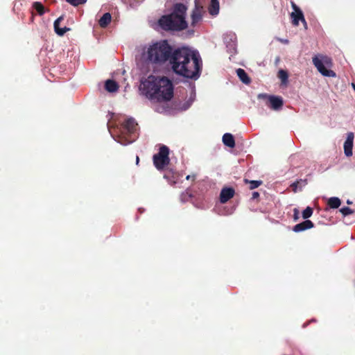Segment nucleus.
I'll return each instance as SVG.
<instances>
[{
	"label": "nucleus",
	"mask_w": 355,
	"mask_h": 355,
	"mask_svg": "<svg viewBox=\"0 0 355 355\" xmlns=\"http://www.w3.org/2000/svg\"><path fill=\"white\" fill-rule=\"evenodd\" d=\"M219 11V3L217 1H211V5L209 7V12L211 15H216Z\"/></svg>",
	"instance_id": "obj_20"
},
{
	"label": "nucleus",
	"mask_w": 355,
	"mask_h": 355,
	"mask_svg": "<svg viewBox=\"0 0 355 355\" xmlns=\"http://www.w3.org/2000/svg\"><path fill=\"white\" fill-rule=\"evenodd\" d=\"M152 159H153V164L155 165V154H154L153 155Z\"/></svg>",
	"instance_id": "obj_36"
},
{
	"label": "nucleus",
	"mask_w": 355,
	"mask_h": 355,
	"mask_svg": "<svg viewBox=\"0 0 355 355\" xmlns=\"http://www.w3.org/2000/svg\"><path fill=\"white\" fill-rule=\"evenodd\" d=\"M173 96V85L167 78L163 77L157 80V112H160L161 100L168 101Z\"/></svg>",
	"instance_id": "obj_6"
},
{
	"label": "nucleus",
	"mask_w": 355,
	"mask_h": 355,
	"mask_svg": "<svg viewBox=\"0 0 355 355\" xmlns=\"http://www.w3.org/2000/svg\"><path fill=\"white\" fill-rule=\"evenodd\" d=\"M33 8L40 15H42L45 12L44 6L40 2H34Z\"/></svg>",
	"instance_id": "obj_22"
},
{
	"label": "nucleus",
	"mask_w": 355,
	"mask_h": 355,
	"mask_svg": "<svg viewBox=\"0 0 355 355\" xmlns=\"http://www.w3.org/2000/svg\"><path fill=\"white\" fill-rule=\"evenodd\" d=\"M347 204H351L352 202L349 200H347Z\"/></svg>",
	"instance_id": "obj_41"
},
{
	"label": "nucleus",
	"mask_w": 355,
	"mask_h": 355,
	"mask_svg": "<svg viewBox=\"0 0 355 355\" xmlns=\"http://www.w3.org/2000/svg\"><path fill=\"white\" fill-rule=\"evenodd\" d=\"M112 16L110 13H105L98 20V24L101 28H105L111 22Z\"/></svg>",
	"instance_id": "obj_18"
},
{
	"label": "nucleus",
	"mask_w": 355,
	"mask_h": 355,
	"mask_svg": "<svg viewBox=\"0 0 355 355\" xmlns=\"http://www.w3.org/2000/svg\"><path fill=\"white\" fill-rule=\"evenodd\" d=\"M278 78L282 80L283 84H286L288 81V73L286 71L281 69L278 72Z\"/></svg>",
	"instance_id": "obj_23"
},
{
	"label": "nucleus",
	"mask_w": 355,
	"mask_h": 355,
	"mask_svg": "<svg viewBox=\"0 0 355 355\" xmlns=\"http://www.w3.org/2000/svg\"><path fill=\"white\" fill-rule=\"evenodd\" d=\"M137 65L140 71L141 94L154 101L155 99V42H152L148 47H145Z\"/></svg>",
	"instance_id": "obj_2"
},
{
	"label": "nucleus",
	"mask_w": 355,
	"mask_h": 355,
	"mask_svg": "<svg viewBox=\"0 0 355 355\" xmlns=\"http://www.w3.org/2000/svg\"><path fill=\"white\" fill-rule=\"evenodd\" d=\"M236 40V36L235 35H231V40L232 41L233 44L231 45V49H232V50H235V40Z\"/></svg>",
	"instance_id": "obj_28"
},
{
	"label": "nucleus",
	"mask_w": 355,
	"mask_h": 355,
	"mask_svg": "<svg viewBox=\"0 0 355 355\" xmlns=\"http://www.w3.org/2000/svg\"><path fill=\"white\" fill-rule=\"evenodd\" d=\"M182 1L183 2H182L181 3H185L188 6V3H189V0H182Z\"/></svg>",
	"instance_id": "obj_34"
},
{
	"label": "nucleus",
	"mask_w": 355,
	"mask_h": 355,
	"mask_svg": "<svg viewBox=\"0 0 355 355\" xmlns=\"http://www.w3.org/2000/svg\"><path fill=\"white\" fill-rule=\"evenodd\" d=\"M119 131L117 141L124 146L131 144L138 136L137 123L133 118H129L121 125Z\"/></svg>",
	"instance_id": "obj_5"
},
{
	"label": "nucleus",
	"mask_w": 355,
	"mask_h": 355,
	"mask_svg": "<svg viewBox=\"0 0 355 355\" xmlns=\"http://www.w3.org/2000/svg\"><path fill=\"white\" fill-rule=\"evenodd\" d=\"M313 214V209L310 207H307L302 212V217L307 219Z\"/></svg>",
	"instance_id": "obj_24"
},
{
	"label": "nucleus",
	"mask_w": 355,
	"mask_h": 355,
	"mask_svg": "<svg viewBox=\"0 0 355 355\" xmlns=\"http://www.w3.org/2000/svg\"><path fill=\"white\" fill-rule=\"evenodd\" d=\"M298 183H299L298 182H296L291 184V187L293 188L294 191H296V189H297Z\"/></svg>",
	"instance_id": "obj_30"
},
{
	"label": "nucleus",
	"mask_w": 355,
	"mask_h": 355,
	"mask_svg": "<svg viewBox=\"0 0 355 355\" xmlns=\"http://www.w3.org/2000/svg\"><path fill=\"white\" fill-rule=\"evenodd\" d=\"M293 7L295 10L291 13L293 24L295 26H298L300 20L306 24V21L304 19L302 12L298 8H297L295 4L293 5Z\"/></svg>",
	"instance_id": "obj_12"
},
{
	"label": "nucleus",
	"mask_w": 355,
	"mask_h": 355,
	"mask_svg": "<svg viewBox=\"0 0 355 355\" xmlns=\"http://www.w3.org/2000/svg\"><path fill=\"white\" fill-rule=\"evenodd\" d=\"M188 6L185 3H174L170 14L162 16L157 21L162 29L169 32H180L189 27L187 21Z\"/></svg>",
	"instance_id": "obj_3"
},
{
	"label": "nucleus",
	"mask_w": 355,
	"mask_h": 355,
	"mask_svg": "<svg viewBox=\"0 0 355 355\" xmlns=\"http://www.w3.org/2000/svg\"><path fill=\"white\" fill-rule=\"evenodd\" d=\"M258 98L265 100L266 105L274 110H281L284 104L283 99L280 96L259 94Z\"/></svg>",
	"instance_id": "obj_9"
},
{
	"label": "nucleus",
	"mask_w": 355,
	"mask_h": 355,
	"mask_svg": "<svg viewBox=\"0 0 355 355\" xmlns=\"http://www.w3.org/2000/svg\"><path fill=\"white\" fill-rule=\"evenodd\" d=\"M234 190L230 187L223 188L220 193V201L221 203L227 202L230 199L233 198Z\"/></svg>",
	"instance_id": "obj_13"
},
{
	"label": "nucleus",
	"mask_w": 355,
	"mask_h": 355,
	"mask_svg": "<svg viewBox=\"0 0 355 355\" xmlns=\"http://www.w3.org/2000/svg\"><path fill=\"white\" fill-rule=\"evenodd\" d=\"M352 87L354 89V91H355V84H354V83L352 84Z\"/></svg>",
	"instance_id": "obj_39"
},
{
	"label": "nucleus",
	"mask_w": 355,
	"mask_h": 355,
	"mask_svg": "<svg viewBox=\"0 0 355 355\" xmlns=\"http://www.w3.org/2000/svg\"><path fill=\"white\" fill-rule=\"evenodd\" d=\"M189 105L187 107H185L183 108L184 110H187L188 108Z\"/></svg>",
	"instance_id": "obj_40"
},
{
	"label": "nucleus",
	"mask_w": 355,
	"mask_h": 355,
	"mask_svg": "<svg viewBox=\"0 0 355 355\" xmlns=\"http://www.w3.org/2000/svg\"><path fill=\"white\" fill-rule=\"evenodd\" d=\"M340 200L338 198L331 197L328 200V205L333 209L338 208L340 205Z\"/></svg>",
	"instance_id": "obj_21"
},
{
	"label": "nucleus",
	"mask_w": 355,
	"mask_h": 355,
	"mask_svg": "<svg viewBox=\"0 0 355 355\" xmlns=\"http://www.w3.org/2000/svg\"><path fill=\"white\" fill-rule=\"evenodd\" d=\"M282 42L288 43V40H282Z\"/></svg>",
	"instance_id": "obj_37"
},
{
	"label": "nucleus",
	"mask_w": 355,
	"mask_h": 355,
	"mask_svg": "<svg viewBox=\"0 0 355 355\" xmlns=\"http://www.w3.org/2000/svg\"><path fill=\"white\" fill-rule=\"evenodd\" d=\"M313 64L322 76L336 77V73L330 69L333 65L330 57L322 54L316 55L313 58Z\"/></svg>",
	"instance_id": "obj_7"
},
{
	"label": "nucleus",
	"mask_w": 355,
	"mask_h": 355,
	"mask_svg": "<svg viewBox=\"0 0 355 355\" xmlns=\"http://www.w3.org/2000/svg\"><path fill=\"white\" fill-rule=\"evenodd\" d=\"M258 196H259V193H258V192H254V193H252V198H257Z\"/></svg>",
	"instance_id": "obj_32"
},
{
	"label": "nucleus",
	"mask_w": 355,
	"mask_h": 355,
	"mask_svg": "<svg viewBox=\"0 0 355 355\" xmlns=\"http://www.w3.org/2000/svg\"><path fill=\"white\" fill-rule=\"evenodd\" d=\"M64 19V16L63 15H61L60 17H59L55 21H54V24H53V26H54V30H55V32L60 36H62L64 35L65 33H67V31H69L70 30L69 28H67V27H64V28H60L59 27V25H60V21H62V20Z\"/></svg>",
	"instance_id": "obj_14"
},
{
	"label": "nucleus",
	"mask_w": 355,
	"mask_h": 355,
	"mask_svg": "<svg viewBox=\"0 0 355 355\" xmlns=\"http://www.w3.org/2000/svg\"><path fill=\"white\" fill-rule=\"evenodd\" d=\"M354 135L353 132H348L347 139L344 143V153L347 157L352 155L353 141Z\"/></svg>",
	"instance_id": "obj_11"
},
{
	"label": "nucleus",
	"mask_w": 355,
	"mask_h": 355,
	"mask_svg": "<svg viewBox=\"0 0 355 355\" xmlns=\"http://www.w3.org/2000/svg\"><path fill=\"white\" fill-rule=\"evenodd\" d=\"M223 142L225 146L230 148H234L235 146L234 138L230 133H225L223 136Z\"/></svg>",
	"instance_id": "obj_17"
},
{
	"label": "nucleus",
	"mask_w": 355,
	"mask_h": 355,
	"mask_svg": "<svg viewBox=\"0 0 355 355\" xmlns=\"http://www.w3.org/2000/svg\"><path fill=\"white\" fill-rule=\"evenodd\" d=\"M205 12L203 6L198 0H195V7L191 14V26L196 27L202 19Z\"/></svg>",
	"instance_id": "obj_10"
},
{
	"label": "nucleus",
	"mask_w": 355,
	"mask_h": 355,
	"mask_svg": "<svg viewBox=\"0 0 355 355\" xmlns=\"http://www.w3.org/2000/svg\"><path fill=\"white\" fill-rule=\"evenodd\" d=\"M343 216H347L353 213V210L348 207H344L340 209Z\"/></svg>",
	"instance_id": "obj_26"
},
{
	"label": "nucleus",
	"mask_w": 355,
	"mask_h": 355,
	"mask_svg": "<svg viewBox=\"0 0 355 355\" xmlns=\"http://www.w3.org/2000/svg\"><path fill=\"white\" fill-rule=\"evenodd\" d=\"M294 213H295V218L297 219V214H298V210L297 209H294Z\"/></svg>",
	"instance_id": "obj_33"
},
{
	"label": "nucleus",
	"mask_w": 355,
	"mask_h": 355,
	"mask_svg": "<svg viewBox=\"0 0 355 355\" xmlns=\"http://www.w3.org/2000/svg\"><path fill=\"white\" fill-rule=\"evenodd\" d=\"M261 181H257V180H251L250 181V189H254L257 188L261 184Z\"/></svg>",
	"instance_id": "obj_27"
},
{
	"label": "nucleus",
	"mask_w": 355,
	"mask_h": 355,
	"mask_svg": "<svg viewBox=\"0 0 355 355\" xmlns=\"http://www.w3.org/2000/svg\"><path fill=\"white\" fill-rule=\"evenodd\" d=\"M282 42L288 43V40H282Z\"/></svg>",
	"instance_id": "obj_38"
},
{
	"label": "nucleus",
	"mask_w": 355,
	"mask_h": 355,
	"mask_svg": "<svg viewBox=\"0 0 355 355\" xmlns=\"http://www.w3.org/2000/svg\"><path fill=\"white\" fill-rule=\"evenodd\" d=\"M170 65L176 75L196 80L200 76L202 62L197 50L187 46H182L175 48Z\"/></svg>",
	"instance_id": "obj_1"
},
{
	"label": "nucleus",
	"mask_w": 355,
	"mask_h": 355,
	"mask_svg": "<svg viewBox=\"0 0 355 355\" xmlns=\"http://www.w3.org/2000/svg\"><path fill=\"white\" fill-rule=\"evenodd\" d=\"M313 227V223L309 220H306L301 223L295 225L293 227V230L295 232H300L304 231L306 230L311 229Z\"/></svg>",
	"instance_id": "obj_15"
},
{
	"label": "nucleus",
	"mask_w": 355,
	"mask_h": 355,
	"mask_svg": "<svg viewBox=\"0 0 355 355\" xmlns=\"http://www.w3.org/2000/svg\"><path fill=\"white\" fill-rule=\"evenodd\" d=\"M174 51L175 49L168 44L167 40L157 42V64L167 62L170 64Z\"/></svg>",
	"instance_id": "obj_8"
},
{
	"label": "nucleus",
	"mask_w": 355,
	"mask_h": 355,
	"mask_svg": "<svg viewBox=\"0 0 355 355\" xmlns=\"http://www.w3.org/2000/svg\"><path fill=\"white\" fill-rule=\"evenodd\" d=\"M139 162V157L138 155H136V164L138 165Z\"/></svg>",
	"instance_id": "obj_35"
},
{
	"label": "nucleus",
	"mask_w": 355,
	"mask_h": 355,
	"mask_svg": "<svg viewBox=\"0 0 355 355\" xmlns=\"http://www.w3.org/2000/svg\"><path fill=\"white\" fill-rule=\"evenodd\" d=\"M169 148L165 145H160L159 152L157 153V169L163 170L164 178L171 184L180 182L182 173H175L171 169L166 168L170 162Z\"/></svg>",
	"instance_id": "obj_4"
},
{
	"label": "nucleus",
	"mask_w": 355,
	"mask_h": 355,
	"mask_svg": "<svg viewBox=\"0 0 355 355\" xmlns=\"http://www.w3.org/2000/svg\"><path fill=\"white\" fill-rule=\"evenodd\" d=\"M149 24L150 26L153 28H155V21H153V20H150L149 21Z\"/></svg>",
	"instance_id": "obj_31"
},
{
	"label": "nucleus",
	"mask_w": 355,
	"mask_h": 355,
	"mask_svg": "<svg viewBox=\"0 0 355 355\" xmlns=\"http://www.w3.org/2000/svg\"><path fill=\"white\" fill-rule=\"evenodd\" d=\"M236 74L243 83L249 84L250 83V78L243 69H238L236 70Z\"/></svg>",
	"instance_id": "obj_19"
},
{
	"label": "nucleus",
	"mask_w": 355,
	"mask_h": 355,
	"mask_svg": "<svg viewBox=\"0 0 355 355\" xmlns=\"http://www.w3.org/2000/svg\"><path fill=\"white\" fill-rule=\"evenodd\" d=\"M66 1L73 6H78L85 3L87 0H66Z\"/></svg>",
	"instance_id": "obj_25"
},
{
	"label": "nucleus",
	"mask_w": 355,
	"mask_h": 355,
	"mask_svg": "<svg viewBox=\"0 0 355 355\" xmlns=\"http://www.w3.org/2000/svg\"><path fill=\"white\" fill-rule=\"evenodd\" d=\"M186 179L187 180H191L193 181L195 180V176L194 175H188L186 176Z\"/></svg>",
	"instance_id": "obj_29"
},
{
	"label": "nucleus",
	"mask_w": 355,
	"mask_h": 355,
	"mask_svg": "<svg viewBox=\"0 0 355 355\" xmlns=\"http://www.w3.org/2000/svg\"><path fill=\"white\" fill-rule=\"evenodd\" d=\"M119 85L113 80H107L105 83V89L108 92H116L119 89Z\"/></svg>",
	"instance_id": "obj_16"
}]
</instances>
